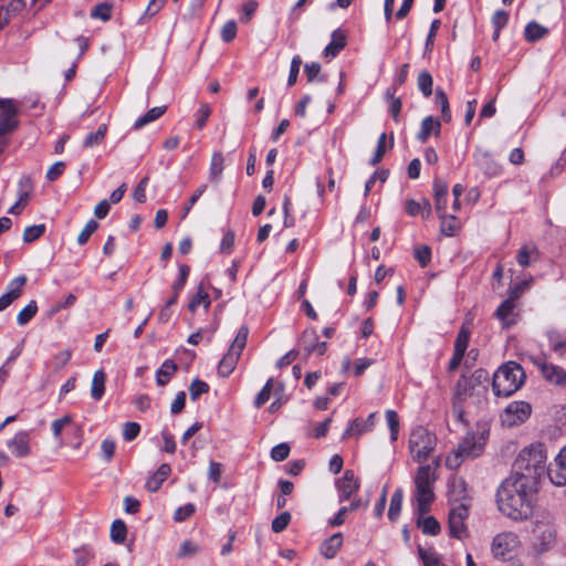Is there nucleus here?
I'll list each match as a JSON object with an SVG mask.
<instances>
[{
  "label": "nucleus",
  "mask_w": 566,
  "mask_h": 566,
  "mask_svg": "<svg viewBox=\"0 0 566 566\" xmlns=\"http://www.w3.org/2000/svg\"><path fill=\"white\" fill-rule=\"evenodd\" d=\"M537 489V485L511 474L497 489V509L509 518L526 520L532 515L534 494Z\"/></svg>",
  "instance_id": "1"
},
{
  "label": "nucleus",
  "mask_w": 566,
  "mask_h": 566,
  "mask_svg": "<svg viewBox=\"0 0 566 566\" xmlns=\"http://www.w3.org/2000/svg\"><path fill=\"white\" fill-rule=\"evenodd\" d=\"M546 452L542 443H532L523 448L514 463L512 474L538 486L539 478L545 472Z\"/></svg>",
  "instance_id": "2"
},
{
  "label": "nucleus",
  "mask_w": 566,
  "mask_h": 566,
  "mask_svg": "<svg viewBox=\"0 0 566 566\" xmlns=\"http://www.w3.org/2000/svg\"><path fill=\"white\" fill-rule=\"evenodd\" d=\"M488 373L483 369L475 370L470 377L462 376L457 384L454 398L467 403L481 407L485 403L488 386Z\"/></svg>",
  "instance_id": "3"
},
{
  "label": "nucleus",
  "mask_w": 566,
  "mask_h": 566,
  "mask_svg": "<svg viewBox=\"0 0 566 566\" xmlns=\"http://www.w3.org/2000/svg\"><path fill=\"white\" fill-rule=\"evenodd\" d=\"M451 492L457 493V500H464L454 504L449 512V532L452 537L462 538L467 534L465 520L469 516L470 504L467 501V483L463 479H455L451 483Z\"/></svg>",
  "instance_id": "4"
},
{
  "label": "nucleus",
  "mask_w": 566,
  "mask_h": 566,
  "mask_svg": "<svg viewBox=\"0 0 566 566\" xmlns=\"http://www.w3.org/2000/svg\"><path fill=\"white\" fill-rule=\"evenodd\" d=\"M525 373L523 368L509 361L502 365L493 375L492 387L496 396H511L524 384Z\"/></svg>",
  "instance_id": "5"
},
{
  "label": "nucleus",
  "mask_w": 566,
  "mask_h": 566,
  "mask_svg": "<svg viewBox=\"0 0 566 566\" xmlns=\"http://www.w3.org/2000/svg\"><path fill=\"white\" fill-rule=\"evenodd\" d=\"M433 483L434 476L430 465L419 467L415 475L413 494L419 517L429 512L431 503L434 501Z\"/></svg>",
  "instance_id": "6"
},
{
  "label": "nucleus",
  "mask_w": 566,
  "mask_h": 566,
  "mask_svg": "<svg viewBox=\"0 0 566 566\" xmlns=\"http://www.w3.org/2000/svg\"><path fill=\"white\" fill-rule=\"evenodd\" d=\"M437 438L427 429L418 427L412 430L409 439L411 457L417 462H424L434 450Z\"/></svg>",
  "instance_id": "7"
},
{
  "label": "nucleus",
  "mask_w": 566,
  "mask_h": 566,
  "mask_svg": "<svg viewBox=\"0 0 566 566\" xmlns=\"http://www.w3.org/2000/svg\"><path fill=\"white\" fill-rule=\"evenodd\" d=\"M249 336L248 326L243 325L240 327L235 338L230 345L228 353L222 357L218 365V374L222 377H228L235 368L242 350L247 345Z\"/></svg>",
  "instance_id": "8"
},
{
  "label": "nucleus",
  "mask_w": 566,
  "mask_h": 566,
  "mask_svg": "<svg viewBox=\"0 0 566 566\" xmlns=\"http://www.w3.org/2000/svg\"><path fill=\"white\" fill-rule=\"evenodd\" d=\"M534 547L543 554L551 551L557 543V531L551 517L536 520L534 527Z\"/></svg>",
  "instance_id": "9"
},
{
  "label": "nucleus",
  "mask_w": 566,
  "mask_h": 566,
  "mask_svg": "<svg viewBox=\"0 0 566 566\" xmlns=\"http://www.w3.org/2000/svg\"><path fill=\"white\" fill-rule=\"evenodd\" d=\"M485 444L484 433L478 436L475 433H468L459 443L454 452V465H459L462 459H472L479 457Z\"/></svg>",
  "instance_id": "10"
},
{
  "label": "nucleus",
  "mask_w": 566,
  "mask_h": 566,
  "mask_svg": "<svg viewBox=\"0 0 566 566\" xmlns=\"http://www.w3.org/2000/svg\"><path fill=\"white\" fill-rule=\"evenodd\" d=\"M532 407L526 401H512L501 415V422L504 427H515L524 423L531 416Z\"/></svg>",
  "instance_id": "11"
},
{
  "label": "nucleus",
  "mask_w": 566,
  "mask_h": 566,
  "mask_svg": "<svg viewBox=\"0 0 566 566\" xmlns=\"http://www.w3.org/2000/svg\"><path fill=\"white\" fill-rule=\"evenodd\" d=\"M532 363L539 369L543 378L551 385L566 389V369L547 363L541 357H531Z\"/></svg>",
  "instance_id": "12"
},
{
  "label": "nucleus",
  "mask_w": 566,
  "mask_h": 566,
  "mask_svg": "<svg viewBox=\"0 0 566 566\" xmlns=\"http://www.w3.org/2000/svg\"><path fill=\"white\" fill-rule=\"evenodd\" d=\"M521 542L516 533L502 532L494 536L491 544V552L495 558H505L512 554Z\"/></svg>",
  "instance_id": "13"
},
{
  "label": "nucleus",
  "mask_w": 566,
  "mask_h": 566,
  "mask_svg": "<svg viewBox=\"0 0 566 566\" xmlns=\"http://www.w3.org/2000/svg\"><path fill=\"white\" fill-rule=\"evenodd\" d=\"M18 108L11 101H0V136L18 127Z\"/></svg>",
  "instance_id": "14"
},
{
  "label": "nucleus",
  "mask_w": 566,
  "mask_h": 566,
  "mask_svg": "<svg viewBox=\"0 0 566 566\" xmlns=\"http://www.w3.org/2000/svg\"><path fill=\"white\" fill-rule=\"evenodd\" d=\"M359 480L352 470H346L344 475L337 480L336 486L339 492V500H348L359 489Z\"/></svg>",
  "instance_id": "15"
},
{
  "label": "nucleus",
  "mask_w": 566,
  "mask_h": 566,
  "mask_svg": "<svg viewBox=\"0 0 566 566\" xmlns=\"http://www.w3.org/2000/svg\"><path fill=\"white\" fill-rule=\"evenodd\" d=\"M548 476L553 484L566 485V446L556 455L553 467L548 470Z\"/></svg>",
  "instance_id": "16"
},
{
  "label": "nucleus",
  "mask_w": 566,
  "mask_h": 566,
  "mask_svg": "<svg viewBox=\"0 0 566 566\" xmlns=\"http://www.w3.org/2000/svg\"><path fill=\"white\" fill-rule=\"evenodd\" d=\"M517 300V294L510 295L507 300H505L496 310L495 316L499 321H501L503 327L509 328L513 324H515V301Z\"/></svg>",
  "instance_id": "17"
},
{
  "label": "nucleus",
  "mask_w": 566,
  "mask_h": 566,
  "mask_svg": "<svg viewBox=\"0 0 566 566\" xmlns=\"http://www.w3.org/2000/svg\"><path fill=\"white\" fill-rule=\"evenodd\" d=\"M8 447L12 454L18 458H25L31 453L30 433L28 431H19L8 442Z\"/></svg>",
  "instance_id": "18"
},
{
  "label": "nucleus",
  "mask_w": 566,
  "mask_h": 566,
  "mask_svg": "<svg viewBox=\"0 0 566 566\" xmlns=\"http://www.w3.org/2000/svg\"><path fill=\"white\" fill-rule=\"evenodd\" d=\"M318 337L315 331L306 329L301 337V345L307 355L317 353L323 355L326 352L327 344L325 342H317Z\"/></svg>",
  "instance_id": "19"
},
{
  "label": "nucleus",
  "mask_w": 566,
  "mask_h": 566,
  "mask_svg": "<svg viewBox=\"0 0 566 566\" xmlns=\"http://www.w3.org/2000/svg\"><path fill=\"white\" fill-rule=\"evenodd\" d=\"M474 159L475 165L489 177H495L500 174V166L495 163L488 150H478L474 155Z\"/></svg>",
  "instance_id": "20"
},
{
  "label": "nucleus",
  "mask_w": 566,
  "mask_h": 566,
  "mask_svg": "<svg viewBox=\"0 0 566 566\" xmlns=\"http://www.w3.org/2000/svg\"><path fill=\"white\" fill-rule=\"evenodd\" d=\"M375 416L376 413L373 412L365 420L359 418L353 420L349 427L345 430L343 439H348L353 436H360L365 432L370 431L375 424Z\"/></svg>",
  "instance_id": "21"
},
{
  "label": "nucleus",
  "mask_w": 566,
  "mask_h": 566,
  "mask_svg": "<svg viewBox=\"0 0 566 566\" xmlns=\"http://www.w3.org/2000/svg\"><path fill=\"white\" fill-rule=\"evenodd\" d=\"M347 36L340 29L332 33V40L324 50V56L328 59L335 57L345 46Z\"/></svg>",
  "instance_id": "22"
},
{
  "label": "nucleus",
  "mask_w": 566,
  "mask_h": 566,
  "mask_svg": "<svg viewBox=\"0 0 566 566\" xmlns=\"http://www.w3.org/2000/svg\"><path fill=\"white\" fill-rule=\"evenodd\" d=\"M171 468L167 463H163L158 470L147 479L145 488L149 492H156L160 489L164 481L170 475Z\"/></svg>",
  "instance_id": "23"
},
{
  "label": "nucleus",
  "mask_w": 566,
  "mask_h": 566,
  "mask_svg": "<svg viewBox=\"0 0 566 566\" xmlns=\"http://www.w3.org/2000/svg\"><path fill=\"white\" fill-rule=\"evenodd\" d=\"M21 191L19 193V200L9 209L10 214H20L22 212V209L27 206L29 198H30V191L32 189L31 180L30 178H23L20 181Z\"/></svg>",
  "instance_id": "24"
},
{
  "label": "nucleus",
  "mask_w": 566,
  "mask_h": 566,
  "mask_svg": "<svg viewBox=\"0 0 566 566\" xmlns=\"http://www.w3.org/2000/svg\"><path fill=\"white\" fill-rule=\"evenodd\" d=\"M434 206L438 213L446 212L448 185L446 181L436 179L433 184Z\"/></svg>",
  "instance_id": "25"
},
{
  "label": "nucleus",
  "mask_w": 566,
  "mask_h": 566,
  "mask_svg": "<svg viewBox=\"0 0 566 566\" xmlns=\"http://www.w3.org/2000/svg\"><path fill=\"white\" fill-rule=\"evenodd\" d=\"M342 544L343 536L340 533H336L322 544L321 552L324 557L333 558L337 554L338 549L342 547Z\"/></svg>",
  "instance_id": "26"
},
{
  "label": "nucleus",
  "mask_w": 566,
  "mask_h": 566,
  "mask_svg": "<svg viewBox=\"0 0 566 566\" xmlns=\"http://www.w3.org/2000/svg\"><path fill=\"white\" fill-rule=\"evenodd\" d=\"M105 382H106V374L104 370L99 369L94 373L92 385H91V396L94 400H101L105 392Z\"/></svg>",
  "instance_id": "27"
},
{
  "label": "nucleus",
  "mask_w": 566,
  "mask_h": 566,
  "mask_svg": "<svg viewBox=\"0 0 566 566\" xmlns=\"http://www.w3.org/2000/svg\"><path fill=\"white\" fill-rule=\"evenodd\" d=\"M440 122L432 116L423 118L421 129L418 134V139L422 143L427 142L430 134L433 132L436 135L440 133Z\"/></svg>",
  "instance_id": "28"
},
{
  "label": "nucleus",
  "mask_w": 566,
  "mask_h": 566,
  "mask_svg": "<svg viewBox=\"0 0 566 566\" xmlns=\"http://www.w3.org/2000/svg\"><path fill=\"white\" fill-rule=\"evenodd\" d=\"M224 168V157L221 153H214L211 157L209 178L212 182H219Z\"/></svg>",
  "instance_id": "29"
},
{
  "label": "nucleus",
  "mask_w": 566,
  "mask_h": 566,
  "mask_svg": "<svg viewBox=\"0 0 566 566\" xmlns=\"http://www.w3.org/2000/svg\"><path fill=\"white\" fill-rule=\"evenodd\" d=\"M177 365L174 360L167 359L156 373V381L159 386H165L170 377L177 371Z\"/></svg>",
  "instance_id": "30"
},
{
  "label": "nucleus",
  "mask_w": 566,
  "mask_h": 566,
  "mask_svg": "<svg viewBox=\"0 0 566 566\" xmlns=\"http://www.w3.org/2000/svg\"><path fill=\"white\" fill-rule=\"evenodd\" d=\"M202 305L206 310L210 306V296L203 289L202 284L198 286L197 293L192 296L189 302L188 308L190 312H195L198 306Z\"/></svg>",
  "instance_id": "31"
},
{
  "label": "nucleus",
  "mask_w": 566,
  "mask_h": 566,
  "mask_svg": "<svg viewBox=\"0 0 566 566\" xmlns=\"http://www.w3.org/2000/svg\"><path fill=\"white\" fill-rule=\"evenodd\" d=\"M166 109H167V106H157V107L150 108L144 116L139 117L135 122L134 128L140 129L145 125L158 119L161 115H164Z\"/></svg>",
  "instance_id": "32"
},
{
  "label": "nucleus",
  "mask_w": 566,
  "mask_h": 566,
  "mask_svg": "<svg viewBox=\"0 0 566 566\" xmlns=\"http://www.w3.org/2000/svg\"><path fill=\"white\" fill-rule=\"evenodd\" d=\"M402 500H403V492L401 489H397L391 496L390 505H389V510H388V518L391 522L397 521V518L401 512Z\"/></svg>",
  "instance_id": "33"
},
{
  "label": "nucleus",
  "mask_w": 566,
  "mask_h": 566,
  "mask_svg": "<svg viewBox=\"0 0 566 566\" xmlns=\"http://www.w3.org/2000/svg\"><path fill=\"white\" fill-rule=\"evenodd\" d=\"M548 33V29L536 23L530 22L525 28V39L528 42H535L542 38H544Z\"/></svg>",
  "instance_id": "34"
},
{
  "label": "nucleus",
  "mask_w": 566,
  "mask_h": 566,
  "mask_svg": "<svg viewBox=\"0 0 566 566\" xmlns=\"http://www.w3.org/2000/svg\"><path fill=\"white\" fill-rule=\"evenodd\" d=\"M441 220V232L446 235H454L458 230V220L454 216H448L446 212L439 213Z\"/></svg>",
  "instance_id": "35"
},
{
  "label": "nucleus",
  "mask_w": 566,
  "mask_h": 566,
  "mask_svg": "<svg viewBox=\"0 0 566 566\" xmlns=\"http://www.w3.org/2000/svg\"><path fill=\"white\" fill-rule=\"evenodd\" d=\"M127 527L122 520H115L111 526V538L117 544H123L126 539Z\"/></svg>",
  "instance_id": "36"
},
{
  "label": "nucleus",
  "mask_w": 566,
  "mask_h": 566,
  "mask_svg": "<svg viewBox=\"0 0 566 566\" xmlns=\"http://www.w3.org/2000/svg\"><path fill=\"white\" fill-rule=\"evenodd\" d=\"M106 133H107V125L106 124L99 125L95 133H91L85 137V139L83 142V146L85 148H90V147L99 145L103 142V139L105 138Z\"/></svg>",
  "instance_id": "37"
},
{
  "label": "nucleus",
  "mask_w": 566,
  "mask_h": 566,
  "mask_svg": "<svg viewBox=\"0 0 566 566\" xmlns=\"http://www.w3.org/2000/svg\"><path fill=\"white\" fill-rule=\"evenodd\" d=\"M38 304L35 301H31L24 308H22L18 316L17 322L20 326L27 325L36 314Z\"/></svg>",
  "instance_id": "38"
},
{
  "label": "nucleus",
  "mask_w": 566,
  "mask_h": 566,
  "mask_svg": "<svg viewBox=\"0 0 566 566\" xmlns=\"http://www.w3.org/2000/svg\"><path fill=\"white\" fill-rule=\"evenodd\" d=\"M436 103L441 108V114H442L443 120L447 123L450 122L451 120V112H450V107H449L448 96L444 93V91L441 88L436 90Z\"/></svg>",
  "instance_id": "39"
},
{
  "label": "nucleus",
  "mask_w": 566,
  "mask_h": 566,
  "mask_svg": "<svg viewBox=\"0 0 566 566\" xmlns=\"http://www.w3.org/2000/svg\"><path fill=\"white\" fill-rule=\"evenodd\" d=\"M422 533L427 535H437L440 532V524L433 516H427L422 521H418Z\"/></svg>",
  "instance_id": "40"
},
{
  "label": "nucleus",
  "mask_w": 566,
  "mask_h": 566,
  "mask_svg": "<svg viewBox=\"0 0 566 566\" xmlns=\"http://www.w3.org/2000/svg\"><path fill=\"white\" fill-rule=\"evenodd\" d=\"M432 84L433 81L430 73L427 71L420 72L418 75V86L426 97H429L432 94Z\"/></svg>",
  "instance_id": "41"
},
{
  "label": "nucleus",
  "mask_w": 566,
  "mask_h": 566,
  "mask_svg": "<svg viewBox=\"0 0 566 566\" xmlns=\"http://www.w3.org/2000/svg\"><path fill=\"white\" fill-rule=\"evenodd\" d=\"M112 4L107 2L95 6L91 12V17L94 19H101L102 21H108L112 17Z\"/></svg>",
  "instance_id": "42"
},
{
  "label": "nucleus",
  "mask_w": 566,
  "mask_h": 566,
  "mask_svg": "<svg viewBox=\"0 0 566 566\" xmlns=\"http://www.w3.org/2000/svg\"><path fill=\"white\" fill-rule=\"evenodd\" d=\"M418 554L424 566H441L440 558L437 553L431 549H424L422 547L418 548Z\"/></svg>",
  "instance_id": "43"
},
{
  "label": "nucleus",
  "mask_w": 566,
  "mask_h": 566,
  "mask_svg": "<svg viewBox=\"0 0 566 566\" xmlns=\"http://www.w3.org/2000/svg\"><path fill=\"white\" fill-rule=\"evenodd\" d=\"M273 382H274L273 379L270 378L265 382V385L263 386L261 391L256 395L255 400H254V406L256 408H260L261 406H263L265 402L269 401L270 396H271V391L273 389Z\"/></svg>",
  "instance_id": "44"
},
{
  "label": "nucleus",
  "mask_w": 566,
  "mask_h": 566,
  "mask_svg": "<svg viewBox=\"0 0 566 566\" xmlns=\"http://www.w3.org/2000/svg\"><path fill=\"white\" fill-rule=\"evenodd\" d=\"M395 92L396 90L395 88H388L387 92H386V96L388 98H390V107H389V112L392 116V118L395 120L398 119V116L400 114V111H401V99L399 97H395Z\"/></svg>",
  "instance_id": "45"
},
{
  "label": "nucleus",
  "mask_w": 566,
  "mask_h": 566,
  "mask_svg": "<svg viewBox=\"0 0 566 566\" xmlns=\"http://www.w3.org/2000/svg\"><path fill=\"white\" fill-rule=\"evenodd\" d=\"M45 231L44 224H35L28 227L23 232V241L27 243L33 242L39 239Z\"/></svg>",
  "instance_id": "46"
},
{
  "label": "nucleus",
  "mask_w": 566,
  "mask_h": 566,
  "mask_svg": "<svg viewBox=\"0 0 566 566\" xmlns=\"http://www.w3.org/2000/svg\"><path fill=\"white\" fill-rule=\"evenodd\" d=\"M290 521L291 514L289 512H283L272 521L271 528L274 533H281L287 527Z\"/></svg>",
  "instance_id": "47"
},
{
  "label": "nucleus",
  "mask_w": 566,
  "mask_h": 566,
  "mask_svg": "<svg viewBox=\"0 0 566 566\" xmlns=\"http://www.w3.org/2000/svg\"><path fill=\"white\" fill-rule=\"evenodd\" d=\"M76 296L72 293H70L64 301L57 302L54 304L48 312L49 317H53L55 314H57L61 310L71 307L76 302Z\"/></svg>",
  "instance_id": "48"
},
{
  "label": "nucleus",
  "mask_w": 566,
  "mask_h": 566,
  "mask_svg": "<svg viewBox=\"0 0 566 566\" xmlns=\"http://www.w3.org/2000/svg\"><path fill=\"white\" fill-rule=\"evenodd\" d=\"M209 385L202 380L195 379L189 387L190 398L197 400L202 394L208 392Z\"/></svg>",
  "instance_id": "49"
},
{
  "label": "nucleus",
  "mask_w": 566,
  "mask_h": 566,
  "mask_svg": "<svg viewBox=\"0 0 566 566\" xmlns=\"http://www.w3.org/2000/svg\"><path fill=\"white\" fill-rule=\"evenodd\" d=\"M469 339H470L469 331L465 328H461V331L459 332V334L457 336L455 343H454V352L464 354L468 348V345H469Z\"/></svg>",
  "instance_id": "50"
},
{
  "label": "nucleus",
  "mask_w": 566,
  "mask_h": 566,
  "mask_svg": "<svg viewBox=\"0 0 566 566\" xmlns=\"http://www.w3.org/2000/svg\"><path fill=\"white\" fill-rule=\"evenodd\" d=\"M97 228L98 223L95 220H90L77 237L78 244L86 243L90 237L97 230Z\"/></svg>",
  "instance_id": "51"
},
{
  "label": "nucleus",
  "mask_w": 566,
  "mask_h": 566,
  "mask_svg": "<svg viewBox=\"0 0 566 566\" xmlns=\"http://www.w3.org/2000/svg\"><path fill=\"white\" fill-rule=\"evenodd\" d=\"M532 253H536L535 248H530L528 245H523L516 256L517 263L521 266H528L531 264Z\"/></svg>",
  "instance_id": "52"
},
{
  "label": "nucleus",
  "mask_w": 566,
  "mask_h": 566,
  "mask_svg": "<svg viewBox=\"0 0 566 566\" xmlns=\"http://www.w3.org/2000/svg\"><path fill=\"white\" fill-rule=\"evenodd\" d=\"M415 258L418 260L422 268L427 266L431 259L430 248L427 245L416 248Z\"/></svg>",
  "instance_id": "53"
},
{
  "label": "nucleus",
  "mask_w": 566,
  "mask_h": 566,
  "mask_svg": "<svg viewBox=\"0 0 566 566\" xmlns=\"http://www.w3.org/2000/svg\"><path fill=\"white\" fill-rule=\"evenodd\" d=\"M196 511V507L192 503H188L185 506H181L175 511L174 520L176 522H184L188 517H190Z\"/></svg>",
  "instance_id": "54"
},
{
  "label": "nucleus",
  "mask_w": 566,
  "mask_h": 566,
  "mask_svg": "<svg viewBox=\"0 0 566 566\" xmlns=\"http://www.w3.org/2000/svg\"><path fill=\"white\" fill-rule=\"evenodd\" d=\"M199 552L198 545L193 544L191 541H185L180 545V549L177 554L178 558H185L188 556H193Z\"/></svg>",
  "instance_id": "55"
},
{
  "label": "nucleus",
  "mask_w": 566,
  "mask_h": 566,
  "mask_svg": "<svg viewBox=\"0 0 566 566\" xmlns=\"http://www.w3.org/2000/svg\"><path fill=\"white\" fill-rule=\"evenodd\" d=\"M386 419H387L388 426L390 428L391 439L396 440L398 430H399V420H398L397 412L394 410H387Z\"/></svg>",
  "instance_id": "56"
},
{
  "label": "nucleus",
  "mask_w": 566,
  "mask_h": 566,
  "mask_svg": "<svg viewBox=\"0 0 566 566\" xmlns=\"http://www.w3.org/2000/svg\"><path fill=\"white\" fill-rule=\"evenodd\" d=\"M290 454V447L287 443H280L271 450V458L274 461H283Z\"/></svg>",
  "instance_id": "57"
},
{
  "label": "nucleus",
  "mask_w": 566,
  "mask_h": 566,
  "mask_svg": "<svg viewBox=\"0 0 566 566\" xmlns=\"http://www.w3.org/2000/svg\"><path fill=\"white\" fill-rule=\"evenodd\" d=\"M72 423V417L70 415H65L62 418H59L52 423V431L55 438H60L62 430Z\"/></svg>",
  "instance_id": "58"
},
{
  "label": "nucleus",
  "mask_w": 566,
  "mask_h": 566,
  "mask_svg": "<svg viewBox=\"0 0 566 566\" xmlns=\"http://www.w3.org/2000/svg\"><path fill=\"white\" fill-rule=\"evenodd\" d=\"M140 431V426L137 422H126L123 427V437L126 441L134 440Z\"/></svg>",
  "instance_id": "59"
},
{
  "label": "nucleus",
  "mask_w": 566,
  "mask_h": 566,
  "mask_svg": "<svg viewBox=\"0 0 566 566\" xmlns=\"http://www.w3.org/2000/svg\"><path fill=\"white\" fill-rule=\"evenodd\" d=\"M509 21V13L504 10H497L492 17V24L496 31H501Z\"/></svg>",
  "instance_id": "60"
},
{
  "label": "nucleus",
  "mask_w": 566,
  "mask_h": 566,
  "mask_svg": "<svg viewBox=\"0 0 566 566\" xmlns=\"http://www.w3.org/2000/svg\"><path fill=\"white\" fill-rule=\"evenodd\" d=\"M237 35V24L234 21H228L221 30V38L224 42H231Z\"/></svg>",
  "instance_id": "61"
},
{
  "label": "nucleus",
  "mask_w": 566,
  "mask_h": 566,
  "mask_svg": "<svg viewBox=\"0 0 566 566\" xmlns=\"http://www.w3.org/2000/svg\"><path fill=\"white\" fill-rule=\"evenodd\" d=\"M211 114V109L208 104H201L197 112L196 126L201 129Z\"/></svg>",
  "instance_id": "62"
},
{
  "label": "nucleus",
  "mask_w": 566,
  "mask_h": 566,
  "mask_svg": "<svg viewBox=\"0 0 566 566\" xmlns=\"http://www.w3.org/2000/svg\"><path fill=\"white\" fill-rule=\"evenodd\" d=\"M71 356H72V353L69 349H64V350L59 352L54 356V367H55V369L59 370V369H62L63 367H65L67 365V363L70 361Z\"/></svg>",
  "instance_id": "63"
},
{
  "label": "nucleus",
  "mask_w": 566,
  "mask_h": 566,
  "mask_svg": "<svg viewBox=\"0 0 566 566\" xmlns=\"http://www.w3.org/2000/svg\"><path fill=\"white\" fill-rule=\"evenodd\" d=\"M25 7V1L24 0H10V2L6 6V7H2L4 9V12L10 14V18L14 14H17L18 12L22 11Z\"/></svg>",
  "instance_id": "64"
}]
</instances>
